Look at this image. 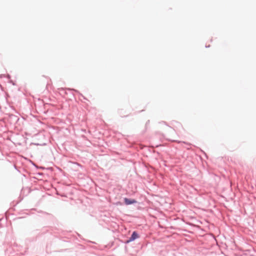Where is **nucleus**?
Returning <instances> with one entry per match:
<instances>
[{
  "label": "nucleus",
  "instance_id": "f257e3e1",
  "mask_svg": "<svg viewBox=\"0 0 256 256\" xmlns=\"http://www.w3.org/2000/svg\"><path fill=\"white\" fill-rule=\"evenodd\" d=\"M59 93L62 96H64L68 94V91H69L70 92H71L72 91H74L76 92H78L77 90H76L74 89L70 88H58Z\"/></svg>",
  "mask_w": 256,
  "mask_h": 256
},
{
  "label": "nucleus",
  "instance_id": "f03ea898",
  "mask_svg": "<svg viewBox=\"0 0 256 256\" xmlns=\"http://www.w3.org/2000/svg\"><path fill=\"white\" fill-rule=\"evenodd\" d=\"M139 238V235L138 234V232L136 231H134L132 232L130 236L127 240L126 242L128 243L131 242H132V241L134 240H136V238Z\"/></svg>",
  "mask_w": 256,
  "mask_h": 256
},
{
  "label": "nucleus",
  "instance_id": "7ed1b4c3",
  "mask_svg": "<svg viewBox=\"0 0 256 256\" xmlns=\"http://www.w3.org/2000/svg\"><path fill=\"white\" fill-rule=\"evenodd\" d=\"M136 200L134 199H131L128 198H124V202L126 205H130L135 203H136Z\"/></svg>",
  "mask_w": 256,
  "mask_h": 256
},
{
  "label": "nucleus",
  "instance_id": "20e7f679",
  "mask_svg": "<svg viewBox=\"0 0 256 256\" xmlns=\"http://www.w3.org/2000/svg\"><path fill=\"white\" fill-rule=\"evenodd\" d=\"M150 122V120H148L146 122V128H147V127H148V126L149 125Z\"/></svg>",
  "mask_w": 256,
  "mask_h": 256
},
{
  "label": "nucleus",
  "instance_id": "39448f33",
  "mask_svg": "<svg viewBox=\"0 0 256 256\" xmlns=\"http://www.w3.org/2000/svg\"><path fill=\"white\" fill-rule=\"evenodd\" d=\"M6 77L10 79V74H7L6 75Z\"/></svg>",
  "mask_w": 256,
  "mask_h": 256
},
{
  "label": "nucleus",
  "instance_id": "423d86ee",
  "mask_svg": "<svg viewBox=\"0 0 256 256\" xmlns=\"http://www.w3.org/2000/svg\"><path fill=\"white\" fill-rule=\"evenodd\" d=\"M70 94L72 96H74V94H73V93L70 92Z\"/></svg>",
  "mask_w": 256,
  "mask_h": 256
},
{
  "label": "nucleus",
  "instance_id": "0eeeda50",
  "mask_svg": "<svg viewBox=\"0 0 256 256\" xmlns=\"http://www.w3.org/2000/svg\"><path fill=\"white\" fill-rule=\"evenodd\" d=\"M10 82L12 83V85L14 84V83L12 80L10 81Z\"/></svg>",
  "mask_w": 256,
  "mask_h": 256
},
{
  "label": "nucleus",
  "instance_id": "6e6552de",
  "mask_svg": "<svg viewBox=\"0 0 256 256\" xmlns=\"http://www.w3.org/2000/svg\"><path fill=\"white\" fill-rule=\"evenodd\" d=\"M4 76V74L1 75V77Z\"/></svg>",
  "mask_w": 256,
  "mask_h": 256
},
{
  "label": "nucleus",
  "instance_id": "1a4fd4ad",
  "mask_svg": "<svg viewBox=\"0 0 256 256\" xmlns=\"http://www.w3.org/2000/svg\"><path fill=\"white\" fill-rule=\"evenodd\" d=\"M209 47H210V45L208 46H206V48H209Z\"/></svg>",
  "mask_w": 256,
  "mask_h": 256
},
{
  "label": "nucleus",
  "instance_id": "9d476101",
  "mask_svg": "<svg viewBox=\"0 0 256 256\" xmlns=\"http://www.w3.org/2000/svg\"><path fill=\"white\" fill-rule=\"evenodd\" d=\"M80 94V95L82 97L84 98V96L82 95V94Z\"/></svg>",
  "mask_w": 256,
  "mask_h": 256
}]
</instances>
